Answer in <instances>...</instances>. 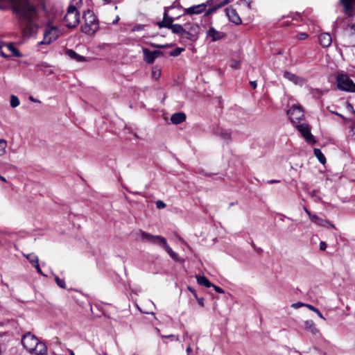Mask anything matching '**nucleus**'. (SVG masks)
<instances>
[{"instance_id":"nucleus-1","label":"nucleus","mask_w":355,"mask_h":355,"mask_svg":"<svg viewBox=\"0 0 355 355\" xmlns=\"http://www.w3.org/2000/svg\"><path fill=\"white\" fill-rule=\"evenodd\" d=\"M1 1H7L11 4L12 10L17 15L20 26L26 34L31 35L37 33L38 25L36 20L38 19V11L29 0H0ZM3 9L5 7L0 4V10Z\"/></svg>"},{"instance_id":"nucleus-2","label":"nucleus","mask_w":355,"mask_h":355,"mask_svg":"<svg viewBox=\"0 0 355 355\" xmlns=\"http://www.w3.org/2000/svg\"><path fill=\"white\" fill-rule=\"evenodd\" d=\"M21 344L24 348L33 355H44L47 352L46 345L40 342L31 332H27L22 336Z\"/></svg>"},{"instance_id":"nucleus-3","label":"nucleus","mask_w":355,"mask_h":355,"mask_svg":"<svg viewBox=\"0 0 355 355\" xmlns=\"http://www.w3.org/2000/svg\"><path fill=\"white\" fill-rule=\"evenodd\" d=\"M83 19L84 23L80 26V31L84 34L92 35L99 29V21L92 10H85Z\"/></svg>"},{"instance_id":"nucleus-4","label":"nucleus","mask_w":355,"mask_h":355,"mask_svg":"<svg viewBox=\"0 0 355 355\" xmlns=\"http://www.w3.org/2000/svg\"><path fill=\"white\" fill-rule=\"evenodd\" d=\"M66 26L69 28H76L80 22V12L74 5H70L64 16Z\"/></svg>"},{"instance_id":"nucleus-5","label":"nucleus","mask_w":355,"mask_h":355,"mask_svg":"<svg viewBox=\"0 0 355 355\" xmlns=\"http://www.w3.org/2000/svg\"><path fill=\"white\" fill-rule=\"evenodd\" d=\"M338 89L349 92H355V84L346 74H338L336 78Z\"/></svg>"},{"instance_id":"nucleus-6","label":"nucleus","mask_w":355,"mask_h":355,"mask_svg":"<svg viewBox=\"0 0 355 355\" xmlns=\"http://www.w3.org/2000/svg\"><path fill=\"white\" fill-rule=\"evenodd\" d=\"M342 40L345 46H355V24H348L344 28Z\"/></svg>"},{"instance_id":"nucleus-7","label":"nucleus","mask_w":355,"mask_h":355,"mask_svg":"<svg viewBox=\"0 0 355 355\" xmlns=\"http://www.w3.org/2000/svg\"><path fill=\"white\" fill-rule=\"evenodd\" d=\"M173 18H168V22L164 21H159L157 25L159 28H167L171 30L174 34L179 35L181 37H184V33H185V28L180 24H173Z\"/></svg>"},{"instance_id":"nucleus-8","label":"nucleus","mask_w":355,"mask_h":355,"mask_svg":"<svg viewBox=\"0 0 355 355\" xmlns=\"http://www.w3.org/2000/svg\"><path fill=\"white\" fill-rule=\"evenodd\" d=\"M287 114L289 116L291 122L293 124L299 123L304 117V112L300 105H293L288 110Z\"/></svg>"},{"instance_id":"nucleus-9","label":"nucleus","mask_w":355,"mask_h":355,"mask_svg":"<svg viewBox=\"0 0 355 355\" xmlns=\"http://www.w3.org/2000/svg\"><path fill=\"white\" fill-rule=\"evenodd\" d=\"M141 239L152 244L159 245L161 247H163L166 242V239L163 236L153 235L145 232H141Z\"/></svg>"},{"instance_id":"nucleus-10","label":"nucleus","mask_w":355,"mask_h":355,"mask_svg":"<svg viewBox=\"0 0 355 355\" xmlns=\"http://www.w3.org/2000/svg\"><path fill=\"white\" fill-rule=\"evenodd\" d=\"M296 128L306 141L313 143L315 142L313 136L311 133V128L309 125L306 123H300L296 125Z\"/></svg>"},{"instance_id":"nucleus-11","label":"nucleus","mask_w":355,"mask_h":355,"mask_svg":"<svg viewBox=\"0 0 355 355\" xmlns=\"http://www.w3.org/2000/svg\"><path fill=\"white\" fill-rule=\"evenodd\" d=\"M226 15L229 20L232 23L238 25L241 24V19L239 16L236 10L232 8H227L225 10Z\"/></svg>"},{"instance_id":"nucleus-12","label":"nucleus","mask_w":355,"mask_h":355,"mask_svg":"<svg viewBox=\"0 0 355 355\" xmlns=\"http://www.w3.org/2000/svg\"><path fill=\"white\" fill-rule=\"evenodd\" d=\"M304 329L313 336L320 335L319 329L317 328L315 322L311 320L304 321Z\"/></svg>"},{"instance_id":"nucleus-13","label":"nucleus","mask_w":355,"mask_h":355,"mask_svg":"<svg viewBox=\"0 0 355 355\" xmlns=\"http://www.w3.org/2000/svg\"><path fill=\"white\" fill-rule=\"evenodd\" d=\"M284 77L287 80L293 82L295 85H303L304 79L294 73H292L289 71H285L284 73Z\"/></svg>"},{"instance_id":"nucleus-14","label":"nucleus","mask_w":355,"mask_h":355,"mask_svg":"<svg viewBox=\"0 0 355 355\" xmlns=\"http://www.w3.org/2000/svg\"><path fill=\"white\" fill-rule=\"evenodd\" d=\"M206 8V4L201 3L197 6H191L185 10V13L187 15L200 14L202 13Z\"/></svg>"},{"instance_id":"nucleus-15","label":"nucleus","mask_w":355,"mask_h":355,"mask_svg":"<svg viewBox=\"0 0 355 355\" xmlns=\"http://www.w3.org/2000/svg\"><path fill=\"white\" fill-rule=\"evenodd\" d=\"M310 220L313 223H314L316 225H320V226L327 227L328 225H329L332 227H334V225L332 223H331L329 221L320 218L316 214H313V216H311V218Z\"/></svg>"},{"instance_id":"nucleus-16","label":"nucleus","mask_w":355,"mask_h":355,"mask_svg":"<svg viewBox=\"0 0 355 355\" xmlns=\"http://www.w3.org/2000/svg\"><path fill=\"white\" fill-rule=\"evenodd\" d=\"M319 42L322 47H328L332 42L331 36L329 33H322L319 35Z\"/></svg>"},{"instance_id":"nucleus-17","label":"nucleus","mask_w":355,"mask_h":355,"mask_svg":"<svg viewBox=\"0 0 355 355\" xmlns=\"http://www.w3.org/2000/svg\"><path fill=\"white\" fill-rule=\"evenodd\" d=\"M207 35L211 37L212 41L215 42L225 37V33L216 31L214 28L211 27L207 31Z\"/></svg>"},{"instance_id":"nucleus-18","label":"nucleus","mask_w":355,"mask_h":355,"mask_svg":"<svg viewBox=\"0 0 355 355\" xmlns=\"http://www.w3.org/2000/svg\"><path fill=\"white\" fill-rule=\"evenodd\" d=\"M67 55H68L71 59L74 60L77 62H85L87 58L83 55L78 54L76 51L72 49H67L65 51Z\"/></svg>"},{"instance_id":"nucleus-19","label":"nucleus","mask_w":355,"mask_h":355,"mask_svg":"<svg viewBox=\"0 0 355 355\" xmlns=\"http://www.w3.org/2000/svg\"><path fill=\"white\" fill-rule=\"evenodd\" d=\"M186 120V114L183 112H176L171 116V121L173 124H179Z\"/></svg>"},{"instance_id":"nucleus-20","label":"nucleus","mask_w":355,"mask_h":355,"mask_svg":"<svg viewBox=\"0 0 355 355\" xmlns=\"http://www.w3.org/2000/svg\"><path fill=\"white\" fill-rule=\"evenodd\" d=\"M216 134L225 141H230L231 139V131L230 130L218 128L216 130Z\"/></svg>"},{"instance_id":"nucleus-21","label":"nucleus","mask_w":355,"mask_h":355,"mask_svg":"<svg viewBox=\"0 0 355 355\" xmlns=\"http://www.w3.org/2000/svg\"><path fill=\"white\" fill-rule=\"evenodd\" d=\"M165 251L169 254V256L175 261L178 262H184V259H181L179 257V255L173 251V250L170 248V246L168 245L167 241L166 242V244L164 245L162 247Z\"/></svg>"},{"instance_id":"nucleus-22","label":"nucleus","mask_w":355,"mask_h":355,"mask_svg":"<svg viewBox=\"0 0 355 355\" xmlns=\"http://www.w3.org/2000/svg\"><path fill=\"white\" fill-rule=\"evenodd\" d=\"M144 60L148 64H153L155 61V56L153 51L148 49H143Z\"/></svg>"},{"instance_id":"nucleus-23","label":"nucleus","mask_w":355,"mask_h":355,"mask_svg":"<svg viewBox=\"0 0 355 355\" xmlns=\"http://www.w3.org/2000/svg\"><path fill=\"white\" fill-rule=\"evenodd\" d=\"M54 28H46L44 33V44H49L53 41L57 39V35H54L53 36H49V33L52 32V31Z\"/></svg>"},{"instance_id":"nucleus-24","label":"nucleus","mask_w":355,"mask_h":355,"mask_svg":"<svg viewBox=\"0 0 355 355\" xmlns=\"http://www.w3.org/2000/svg\"><path fill=\"white\" fill-rule=\"evenodd\" d=\"M197 282L202 286H205V287L210 288L213 286L209 279L205 276H196Z\"/></svg>"},{"instance_id":"nucleus-25","label":"nucleus","mask_w":355,"mask_h":355,"mask_svg":"<svg viewBox=\"0 0 355 355\" xmlns=\"http://www.w3.org/2000/svg\"><path fill=\"white\" fill-rule=\"evenodd\" d=\"M340 1L346 11L351 10L352 6L355 5V0H340Z\"/></svg>"},{"instance_id":"nucleus-26","label":"nucleus","mask_w":355,"mask_h":355,"mask_svg":"<svg viewBox=\"0 0 355 355\" xmlns=\"http://www.w3.org/2000/svg\"><path fill=\"white\" fill-rule=\"evenodd\" d=\"M314 155L318 158V161L324 164L326 162V158L320 149L319 148H315L313 150Z\"/></svg>"},{"instance_id":"nucleus-27","label":"nucleus","mask_w":355,"mask_h":355,"mask_svg":"<svg viewBox=\"0 0 355 355\" xmlns=\"http://www.w3.org/2000/svg\"><path fill=\"white\" fill-rule=\"evenodd\" d=\"M184 26H185V29L187 31H189L191 33H193L196 35H198L199 31H200V27L198 25L188 24H185Z\"/></svg>"},{"instance_id":"nucleus-28","label":"nucleus","mask_w":355,"mask_h":355,"mask_svg":"<svg viewBox=\"0 0 355 355\" xmlns=\"http://www.w3.org/2000/svg\"><path fill=\"white\" fill-rule=\"evenodd\" d=\"M25 257L33 266L39 262L38 257L33 253L26 254Z\"/></svg>"},{"instance_id":"nucleus-29","label":"nucleus","mask_w":355,"mask_h":355,"mask_svg":"<svg viewBox=\"0 0 355 355\" xmlns=\"http://www.w3.org/2000/svg\"><path fill=\"white\" fill-rule=\"evenodd\" d=\"M183 38H186V39L191 40V41H195L198 38V35H196V34H195L193 33H191L189 31H187L185 29V33H184V37Z\"/></svg>"},{"instance_id":"nucleus-30","label":"nucleus","mask_w":355,"mask_h":355,"mask_svg":"<svg viewBox=\"0 0 355 355\" xmlns=\"http://www.w3.org/2000/svg\"><path fill=\"white\" fill-rule=\"evenodd\" d=\"M8 49L12 53V54L16 57H21V53L19 50L15 48L12 43H9L7 44Z\"/></svg>"},{"instance_id":"nucleus-31","label":"nucleus","mask_w":355,"mask_h":355,"mask_svg":"<svg viewBox=\"0 0 355 355\" xmlns=\"http://www.w3.org/2000/svg\"><path fill=\"white\" fill-rule=\"evenodd\" d=\"M308 355H327V354L317 347H313L309 350Z\"/></svg>"},{"instance_id":"nucleus-32","label":"nucleus","mask_w":355,"mask_h":355,"mask_svg":"<svg viewBox=\"0 0 355 355\" xmlns=\"http://www.w3.org/2000/svg\"><path fill=\"white\" fill-rule=\"evenodd\" d=\"M19 105V100L17 96L11 95L10 96V106L16 107Z\"/></svg>"},{"instance_id":"nucleus-33","label":"nucleus","mask_w":355,"mask_h":355,"mask_svg":"<svg viewBox=\"0 0 355 355\" xmlns=\"http://www.w3.org/2000/svg\"><path fill=\"white\" fill-rule=\"evenodd\" d=\"M306 306L311 311H313L314 313H316L320 318L325 320L321 312L316 307L313 306L311 304H306Z\"/></svg>"},{"instance_id":"nucleus-34","label":"nucleus","mask_w":355,"mask_h":355,"mask_svg":"<svg viewBox=\"0 0 355 355\" xmlns=\"http://www.w3.org/2000/svg\"><path fill=\"white\" fill-rule=\"evenodd\" d=\"M6 147H7V143H6V140L0 139V156L5 154Z\"/></svg>"},{"instance_id":"nucleus-35","label":"nucleus","mask_w":355,"mask_h":355,"mask_svg":"<svg viewBox=\"0 0 355 355\" xmlns=\"http://www.w3.org/2000/svg\"><path fill=\"white\" fill-rule=\"evenodd\" d=\"M55 281L58 286L62 288H66V284L64 279H60L57 275H55Z\"/></svg>"},{"instance_id":"nucleus-36","label":"nucleus","mask_w":355,"mask_h":355,"mask_svg":"<svg viewBox=\"0 0 355 355\" xmlns=\"http://www.w3.org/2000/svg\"><path fill=\"white\" fill-rule=\"evenodd\" d=\"M184 51V49L182 48H176L173 51H171L170 52V55L171 56H178L179 55L182 51Z\"/></svg>"},{"instance_id":"nucleus-37","label":"nucleus","mask_w":355,"mask_h":355,"mask_svg":"<svg viewBox=\"0 0 355 355\" xmlns=\"http://www.w3.org/2000/svg\"><path fill=\"white\" fill-rule=\"evenodd\" d=\"M161 76V70L159 69H155L152 72V77L155 80H157Z\"/></svg>"},{"instance_id":"nucleus-38","label":"nucleus","mask_w":355,"mask_h":355,"mask_svg":"<svg viewBox=\"0 0 355 355\" xmlns=\"http://www.w3.org/2000/svg\"><path fill=\"white\" fill-rule=\"evenodd\" d=\"M230 67L232 69H239L240 67V61L236 60H232L231 61Z\"/></svg>"},{"instance_id":"nucleus-39","label":"nucleus","mask_w":355,"mask_h":355,"mask_svg":"<svg viewBox=\"0 0 355 355\" xmlns=\"http://www.w3.org/2000/svg\"><path fill=\"white\" fill-rule=\"evenodd\" d=\"M46 28H54L52 32L49 33V36H53L54 35H57V38L58 37V30L56 26H48Z\"/></svg>"},{"instance_id":"nucleus-40","label":"nucleus","mask_w":355,"mask_h":355,"mask_svg":"<svg viewBox=\"0 0 355 355\" xmlns=\"http://www.w3.org/2000/svg\"><path fill=\"white\" fill-rule=\"evenodd\" d=\"M156 207L157 209H161L166 207V205L162 200H157L156 202Z\"/></svg>"},{"instance_id":"nucleus-41","label":"nucleus","mask_w":355,"mask_h":355,"mask_svg":"<svg viewBox=\"0 0 355 355\" xmlns=\"http://www.w3.org/2000/svg\"><path fill=\"white\" fill-rule=\"evenodd\" d=\"M168 18H173L172 17H168V10L167 8H165V10H164V16H163V20L162 21H164L165 22H168Z\"/></svg>"},{"instance_id":"nucleus-42","label":"nucleus","mask_w":355,"mask_h":355,"mask_svg":"<svg viewBox=\"0 0 355 355\" xmlns=\"http://www.w3.org/2000/svg\"><path fill=\"white\" fill-rule=\"evenodd\" d=\"M306 304H304V303H302V302H297V303H295V304H292V307L293 308H295V309H297V308H300V307H302V306H306Z\"/></svg>"},{"instance_id":"nucleus-43","label":"nucleus","mask_w":355,"mask_h":355,"mask_svg":"<svg viewBox=\"0 0 355 355\" xmlns=\"http://www.w3.org/2000/svg\"><path fill=\"white\" fill-rule=\"evenodd\" d=\"M211 287H213L214 288V290L218 293H225V291L222 288H220L218 286L213 284V286Z\"/></svg>"},{"instance_id":"nucleus-44","label":"nucleus","mask_w":355,"mask_h":355,"mask_svg":"<svg viewBox=\"0 0 355 355\" xmlns=\"http://www.w3.org/2000/svg\"><path fill=\"white\" fill-rule=\"evenodd\" d=\"M153 55L155 56V60L157 58H158L161 55H163V52L159 50L153 51Z\"/></svg>"},{"instance_id":"nucleus-45","label":"nucleus","mask_w":355,"mask_h":355,"mask_svg":"<svg viewBox=\"0 0 355 355\" xmlns=\"http://www.w3.org/2000/svg\"><path fill=\"white\" fill-rule=\"evenodd\" d=\"M308 37V35L306 33H301L297 35V38L300 40H305Z\"/></svg>"},{"instance_id":"nucleus-46","label":"nucleus","mask_w":355,"mask_h":355,"mask_svg":"<svg viewBox=\"0 0 355 355\" xmlns=\"http://www.w3.org/2000/svg\"><path fill=\"white\" fill-rule=\"evenodd\" d=\"M38 67H40V69L42 71H45L46 69H47L48 67H49V66L48 65L47 63H45V62H42L40 64L38 65Z\"/></svg>"},{"instance_id":"nucleus-47","label":"nucleus","mask_w":355,"mask_h":355,"mask_svg":"<svg viewBox=\"0 0 355 355\" xmlns=\"http://www.w3.org/2000/svg\"><path fill=\"white\" fill-rule=\"evenodd\" d=\"M144 28V25H136L133 27L132 30L134 31H139Z\"/></svg>"},{"instance_id":"nucleus-48","label":"nucleus","mask_w":355,"mask_h":355,"mask_svg":"<svg viewBox=\"0 0 355 355\" xmlns=\"http://www.w3.org/2000/svg\"><path fill=\"white\" fill-rule=\"evenodd\" d=\"M33 266L40 274L43 275L42 271L40 267L39 263H35Z\"/></svg>"},{"instance_id":"nucleus-49","label":"nucleus","mask_w":355,"mask_h":355,"mask_svg":"<svg viewBox=\"0 0 355 355\" xmlns=\"http://www.w3.org/2000/svg\"><path fill=\"white\" fill-rule=\"evenodd\" d=\"M326 248H327V244H326V243H325V242H324V241H321V242L320 243V249L321 250H324L326 249Z\"/></svg>"},{"instance_id":"nucleus-50","label":"nucleus","mask_w":355,"mask_h":355,"mask_svg":"<svg viewBox=\"0 0 355 355\" xmlns=\"http://www.w3.org/2000/svg\"><path fill=\"white\" fill-rule=\"evenodd\" d=\"M196 298L197 299V301L198 302V304L201 306H204V304H203V298L202 297H200L198 298L197 296L196 297Z\"/></svg>"},{"instance_id":"nucleus-51","label":"nucleus","mask_w":355,"mask_h":355,"mask_svg":"<svg viewBox=\"0 0 355 355\" xmlns=\"http://www.w3.org/2000/svg\"><path fill=\"white\" fill-rule=\"evenodd\" d=\"M0 56L4 58H8L10 56L8 55H6L2 49L0 50Z\"/></svg>"},{"instance_id":"nucleus-52","label":"nucleus","mask_w":355,"mask_h":355,"mask_svg":"<svg viewBox=\"0 0 355 355\" xmlns=\"http://www.w3.org/2000/svg\"><path fill=\"white\" fill-rule=\"evenodd\" d=\"M304 210L306 212V214L309 216V218L311 219V216H313V214H311V212L306 207H304Z\"/></svg>"},{"instance_id":"nucleus-53","label":"nucleus","mask_w":355,"mask_h":355,"mask_svg":"<svg viewBox=\"0 0 355 355\" xmlns=\"http://www.w3.org/2000/svg\"><path fill=\"white\" fill-rule=\"evenodd\" d=\"M250 84L251 87H252L253 89L257 88V81H255V80H254V81H250Z\"/></svg>"},{"instance_id":"nucleus-54","label":"nucleus","mask_w":355,"mask_h":355,"mask_svg":"<svg viewBox=\"0 0 355 355\" xmlns=\"http://www.w3.org/2000/svg\"><path fill=\"white\" fill-rule=\"evenodd\" d=\"M29 100L32 102H35V103H40V101L37 100V99H35L33 98V96H29Z\"/></svg>"},{"instance_id":"nucleus-55","label":"nucleus","mask_w":355,"mask_h":355,"mask_svg":"<svg viewBox=\"0 0 355 355\" xmlns=\"http://www.w3.org/2000/svg\"><path fill=\"white\" fill-rule=\"evenodd\" d=\"M153 47H155V48H162V47H164V45H159V44H151ZM165 46H168V45H165Z\"/></svg>"},{"instance_id":"nucleus-56","label":"nucleus","mask_w":355,"mask_h":355,"mask_svg":"<svg viewBox=\"0 0 355 355\" xmlns=\"http://www.w3.org/2000/svg\"><path fill=\"white\" fill-rule=\"evenodd\" d=\"M188 288H189V291H191V292L194 295V296H195V297H196V296H197L196 293V291H195L193 288H191V287H190V286H189V287H188Z\"/></svg>"},{"instance_id":"nucleus-57","label":"nucleus","mask_w":355,"mask_h":355,"mask_svg":"<svg viewBox=\"0 0 355 355\" xmlns=\"http://www.w3.org/2000/svg\"><path fill=\"white\" fill-rule=\"evenodd\" d=\"M214 1V0H207L205 4H206V6H211Z\"/></svg>"},{"instance_id":"nucleus-58","label":"nucleus","mask_w":355,"mask_h":355,"mask_svg":"<svg viewBox=\"0 0 355 355\" xmlns=\"http://www.w3.org/2000/svg\"><path fill=\"white\" fill-rule=\"evenodd\" d=\"M119 17L117 16L114 21H113L112 24H115L118 22Z\"/></svg>"},{"instance_id":"nucleus-59","label":"nucleus","mask_w":355,"mask_h":355,"mask_svg":"<svg viewBox=\"0 0 355 355\" xmlns=\"http://www.w3.org/2000/svg\"><path fill=\"white\" fill-rule=\"evenodd\" d=\"M0 180L3 182H6V180L5 178V177L2 176V175H0Z\"/></svg>"},{"instance_id":"nucleus-60","label":"nucleus","mask_w":355,"mask_h":355,"mask_svg":"<svg viewBox=\"0 0 355 355\" xmlns=\"http://www.w3.org/2000/svg\"><path fill=\"white\" fill-rule=\"evenodd\" d=\"M191 351V349L190 347V346H189L187 348V352L189 353Z\"/></svg>"},{"instance_id":"nucleus-61","label":"nucleus","mask_w":355,"mask_h":355,"mask_svg":"<svg viewBox=\"0 0 355 355\" xmlns=\"http://www.w3.org/2000/svg\"><path fill=\"white\" fill-rule=\"evenodd\" d=\"M166 337L167 338H173V337H175V336L174 335H169V336H168Z\"/></svg>"},{"instance_id":"nucleus-62","label":"nucleus","mask_w":355,"mask_h":355,"mask_svg":"<svg viewBox=\"0 0 355 355\" xmlns=\"http://www.w3.org/2000/svg\"><path fill=\"white\" fill-rule=\"evenodd\" d=\"M70 355H75L73 351H70Z\"/></svg>"},{"instance_id":"nucleus-63","label":"nucleus","mask_w":355,"mask_h":355,"mask_svg":"<svg viewBox=\"0 0 355 355\" xmlns=\"http://www.w3.org/2000/svg\"><path fill=\"white\" fill-rule=\"evenodd\" d=\"M270 182V183H274V182H277V181H276V180H271Z\"/></svg>"},{"instance_id":"nucleus-64","label":"nucleus","mask_w":355,"mask_h":355,"mask_svg":"<svg viewBox=\"0 0 355 355\" xmlns=\"http://www.w3.org/2000/svg\"><path fill=\"white\" fill-rule=\"evenodd\" d=\"M39 44H44V40L41 41V42L39 43Z\"/></svg>"}]
</instances>
